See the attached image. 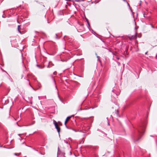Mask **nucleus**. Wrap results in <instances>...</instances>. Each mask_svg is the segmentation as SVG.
I'll return each mask as SVG.
<instances>
[{
	"mask_svg": "<svg viewBox=\"0 0 157 157\" xmlns=\"http://www.w3.org/2000/svg\"><path fill=\"white\" fill-rule=\"evenodd\" d=\"M36 2H38V1H36Z\"/></svg>",
	"mask_w": 157,
	"mask_h": 157,
	"instance_id": "09e8293b",
	"label": "nucleus"
},
{
	"mask_svg": "<svg viewBox=\"0 0 157 157\" xmlns=\"http://www.w3.org/2000/svg\"><path fill=\"white\" fill-rule=\"evenodd\" d=\"M5 104H7L9 102V101L8 99L4 100Z\"/></svg>",
	"mask_w": 157,
	"mask_h": 157,
	"instance_id": "9d476101",
	"label": "nucleus"
},
{
	"mask_svg": "<svg viewBox=\"0 0 157 157\" xmlns=\"http://www.w3.org/2000/svg\"><path fill=\"white\" fill-rule=\"evenodd\" d=\"M39 153H40V154L41 155H44V154H45V153H41V152H39Z\"/></svg>",
	"mask_w": 157,
	"mask_h": 157,
	"instance_id": "b1692460",
	"label": "nucleus"
},
{
	"mask_svg": "<svg viewBox=\"0 0 157 157\" xmlns=\"http://www.w3.org/2000/svg\"><path fill=\"white\" fill-rule=\"evenodd\" d=\"M117 114H118V111L117 110Z\"/></svg>",
	"mask_w": 157,
	"mask_h": 157,
	"instance_id": "7c9ffc66",
	"label": "nucleus"
},
{
	"mask_svg": "<svg viewBox=\"0 0 157 157\" xmlns=\"http://www.w3.org/2000/svg\"><path fill=\"white\" fill-rule=\"evenodd\" d=\"M72 130H73L75 132H77V131L76 130H75V129H73Z\"/></svg>",
	"mask_w": 157,
	"mask_h": 157,
	"instance_id": "2f4dec72",
	"label": "nucleus"
},
{
	"mask_svg": "<svg viewBox=\"0 0 157 157\" xmlns=\"http://www.w3.org/2000/svg\"><path fill=\"white\" fill-rule=\"evenodd\" d=\"M21 154V153H15L14 154V155H17V156H19V155Z\"/></svg>",
	"mask_w": 157,
	"mask_h": 157,
	"instance_id": "dca6fc26",
	"label": "nucleus"
},
{
	"mask_svg": "<svg viewBox=\"0 0 157 157\" xmlns=\"http://www.w3.org/2000/svg\"><path fill=\"white\" fill-rule=\"evenodd\" d=\"M50 65L51 67H52L54 66V64L51 61L49 62L48 63Z\"/></svg>",
	"mask_w": 157,
	"mask_h": 157,
	"instance_id": "1a4fd4ad",
	"label": "nucleus"
},
{
	"mask_svg": "<svg viewBox=\"0 0 157 157\" xmlns=\"http://www.w3.org/2000/svg\"><path fill=\"white\" fill-rule=\"evenodd\" d=\"M87 22V24H88V25L89 26H90V24H89V21H88V22Z\"/></svg>",
	"mask_w": 157,
	"mask_h": 157,
	"instance_id": "cd10ccee",
	"label": "nucleus"
},
{
	"mask_svg": "<svg viewBox=\"0 0 157 157\" xmlns=\"http://www.w3.org/2000/svg\"><path fill=\"white\" fill-rule=\"evenodd\" d=\"M56 71L54 72L53 73V74L54 75H56Z\"/></svg>",
	"mask_w": 157,
	"mask_h": 157,
	"instance_id": "5701e85b",
	"label": "nucleus"
},
{
	"mask_svg": "<svg viewBox=\"0 0 157 157\" xmlns=\"http://www.w3.org/2000/svg\"><path fill=\"white\" fill-rule=\"evenodd\" d=\"M118 93H117L116 92L114 91V90H112V92H113V94H112L111 96V101L112 102H114L115 104L117 105V99L116 98H117V96L118 94H120V91Z\"/></svg>",
	"mask_w": 157,
	"mask_h": 157,
	"instance_id": "f03ea898",
	"label": "nucleus"
},
{
	"mask_svg": "<svg viewBox=\"0 0 157 157\" xmlns=\"http://www.w3.org/2000/svg\"><path fill=\"white\" fill-rule=\"evenodd\" d=\"M151 25V27L152 28H153L154 29L155 28V27L154 26H153L152 25Z\"/></svg>",
	"mask_w": 157,
	"mask_h": 157,
	"instance_id": "a878e982",
	"label": "nucleus"
},
{
	"mask_svg": "<svg viewBox=\"0 0 157 157\" xmlns=\"http://www.w3.org/2000/svg\"><path fill=\"white\" fill-rule=\"evenodd\" d=\"M130 10H131V12H132V9H131V8H130Z\"/></svg>",
	"mask_w": 157,
	"mask_h": 157,
	"instance_id": "72a5a7b5",
	"label": "nucleus"
},
{
	"mask_svg": "<svg viewBox=\"0 0 157 157\" xmlns=\"http://www.w3.org/2000/svg\"><path fill=\"white\" fill-rule=\"evenodd\" d=\"M124 2H126V0H123Z\"/></svg>",
	"mask_w": 157,
	"mask_h": 157,
	"instance_id": "ea45409f",
	"label": "nucleus"
},
{
	"mask_svg": "<svg viewBox=\"0 0 157 157\" xmlns=\"http://www.w3.org/2000/svg\"><path fill=\"white\" fill-rule=\"evenodd\" d=\"M2 17L3 18H5V17L4 16V14H3V15H2Z\"/></svg>",
	"mask_w": 157,
	"mask_h": 157,
	"instance_id": "473e14b6",
	"label": "nucleus"
},
{
	"mask_svg": "<svg viewBox=\"0 0 157 157\" xmlns=\"http://www.w3.org/2000/svg\"><path fill=\"white\" fill-rule=\"evenodd\" d=\"M147 52H146L145 53V55H147Z\"/></svg>",
	"mask_w": 157,
	"mask_h": 157,
	"instance_id": "f704fd0d",
	"label": "nucleus"
},
{
	"mask_svg": "<svg viewBox=\"0 0 157 157\" xmlns=\"http://www.w3.org/2000/svg\"><path fill=\"white\" fill-rule=\"evenodd\" d=\"M128 6H129L130 7V5H129V4L128 3Z\"/></svg>",
	"mask_w": 157,
	"mask_h": 157,
	"instance_id": "c9c22d12",
	"label": "nucleus"
},
{
	"mask_svg": "<svg viewBox=\"0 0 157 157\" xmlns=\"http://www.w3.org/2000/svg\"><path fill=\"white\" fill-rule=\"evenodd\" d=\"M82 110V108H80V109H77V111H80V110Z\"/></svg>",
	"mask_w": 157,
	"mask_h": 157,
	"instance_id": "6ab92c4d",
	"label": "nucleus"
},
{
	"mask_svg": "<svg viewBox=\"0 0 157 157\" xmlns=\"http://www.w3.org/2000/svg\"><path fill=\"white\" fill-rule=\"evenodd\" d=\"M29 85H30L31 87H32V86H31V85H30V82H29Z\"/></svg>",
	"mask_w": 157,
	"mask_h": 157,
	"instance_id": "e433bc0d",
	"label": "nucleus"
},
{
	"mask_svg": "<svg viewBox=\"0 0 157 157\" xmlns=\"http://www.w3.org/2000/svg\"><path fill=\"white\" fill-rule=\"evenodd\" d=\"M0 108H1V109H2V108L1 107H0Z\"/></svg>",
	"mask_w": 157,
	"mask_h": 157,
	"instance_id": "c03bdc74",
	"label": "nucleus"
},
{
	"mask_svg": "<svg viewBox=\"0 0 157 157\" xmlns=\"http://www.w3.org/2000/svg\"><path fill=\"white\" fill-rule=\"evenodd\" d=\"M1 69L3 72H5V73L6 72V71L4 70L2 68H1Z\"/></svg>",
	"mask_w": 157,
	"mask_h": 157,
	"instance_id": "a211bd4d",
	"label": "nucleus"
},
{
	"mask_svg": "<svg viewBox=\"0 0 157 157\" xmlns=\"http://www.w3.org/2000/svg\"><path fill=\"white\" fill-rule=\"evenodd\" d=\"M144 17H145V16H144Z\"/></svg>",
	"mask_w": 157,
	"mask_h": 157,
	"instance_id": "49530a36",
	"label": "nucleus"
},
{
	"mask_svg": "<svg viewBox=\"0 0 157 157\" xmlns=\"http://www.w3.org/2000/svg\"><path fill=\"white\" fill-rule=\"evenodd\" d=\"M97 57L98 59V60L100 62H101V60L99 58L100 57L98 56H97Z\"/></svg>",
	"mask_w": 157,
	"mask_h": 157,
	"instance_id": "4468645a",
	"label": "nucleus"
},
{
	"mask_svg": "<svg viewBox=\"0 0 157 157\" xmlns=\"http://www.w3.org/2000/svg\"><path fill=\"white\" fill-rule=\"evenodd\" d=\"M4 13V11L3 12V13Z\"/></svg>",
	"mask_w": 157,
	"mask_h": 157,
	"instance_id": "a18cd8bd",
	"label": "nucleus"
},
{
	"mask_svg": "<svg viewBox=\"0 0 157 157\" xmlns=\"http://www.w3.org/2000/svg\"><path fill=\"white\" fill-rule=\"evenodd\" d=\"M156 28H157V26L156 27Z\"/></svg>",
	"mask_w": 157,
	"mask_h": 157,
	"instance_id": "8fccbe9b",
	"label": "nucleus"
},
{
	"mask_svg": "<svg viewBox=\"0 0 157 157\" xmlns=\"http://www.w3.org/2000/svg\"><path fill=\"white\" fill-rule=\"evenodd\" d=\"M6 76L7 77H10V75L8 74V73L6 72Z\"/></svg>",
	"mask_w": 157,
	"mask_h": 157,
	"instance_id": "f3484780",
	"label": "nucleus"
},
{
	"mask_svg": "<svg viewBox=\"0 0 157 157\" xmlns=\"http://www.w3.org/2000/svg\"><path fill=\"white\" fill-rule=\"evenodd\" d=\"M147 124L146 121L143 122L139 125L138 130L139 133L138 136L139 138L134 141V142L137 141L139 139L141 138L140 136L141 135L143 134L144 132L146 126Z\"/></svg>",
	"mask_w": 157,
	"mask_h": 157,
	"instance_id": "f257e3e1",
	"label": "nucleus"
},
{
	"mask_svg": "<svg viewBox=\"0 0 157 157\" xmlns=\"http://www.w3.org/2000/svg\"><path fill=\"white\" fill-rule=\"evenodd\" d=\"M87 22V24H88V25L89 26H90V24H89V21H88V22Z\"/></svg>",
	"mask_w": 157,
	"mask_h": 157,
	"instance_id": "bb28decb",
	"label": "nucleus"
},
{
	"mask_svg": "<svg viewBox=\"0 0 157 157\" xmlns=\"http://www.w3.org/2000/svg\"><path fill=\"white\" fill-rule=\"evenodd\" d=\"M94 150H98V146H95L93 147V148Z\"/></svg>",
	"mask_w": 157,
	"mask_h": 157,
	"instance_id": "f8f14e48",
	"label": "nucleus"
},
{
	"mask_svg": "<svg viewBox=\"0 0 157 157\" xmlns=\"http://www.w3.org/2000/svg\"><path fill=\"white\" fill-rule=\"evenodd\" d=\"M80 85V83L77 82H75V85L76 86H78Z\"/></svg>",
	"mask_w": 157,
	"mask_h": 157,
	"instance_id": "6e6552de",
	"label": "nucleus"
},
{
	"mask_svg": "<svg viewBox=\"0 0 157 157\" xmlns=\"http://www.w3.org/2000/svg\"><path fill=\"white\" fill-rule=\"evenodd\" d=\"M50 65L48 64V65L47 66V67L48 68H50Z\"/></svg>",
	"mask_w": 157,
	"mask_h": 157,
	"instance_id": "412c9836",
	"label": "nucleus"
},
{
	"mask_svg": "<svg viewBox=\"0 0 157 157\" xmlns=\"http://www.w3.org/2000/svg\"><path fill=\"white\" fill-rule=\"evenodd\" d=\"M82 1H84V0H82Z\"/></svg>",
	"mask_w": 157,
	"mask_h": 157,
	"instance_id": "3c124183",
	"label": "nucleus"
},
{
	"mask_svg": "<svg viewBox=\"0 0 157 157\" xmlns=\"http://www.w3.org/2000/svg\"><path fill=\"white\" fill-rule=\"evenodd\" d=\"M97 107H98V106L97 105H95L94 106V107H92V109H94V108H97Z\"/></svg>",
	"mask_w": 157,
	"mask_h": 157,
	"instance_id": "4be33fe9",
	"label": "nucleus"
},
{
	"mask_svg": "<svg viewBox=\"0 0 157 157\" xmlns=\"http://www.w3.org/2000/svg\"><path fill=\"white\" fill-rule=\"evenodd\" d=\"M56 39H58V36L57 35V34H56Z\"/></svg>",
	"mask_w": 157,
	"mask_h": 157,
	"instance_id": "393cba45",
	"label": "nucleus"
},
{
	"mask_svg": "<svg viewBox=\"0 0 157 157\" xmlns=\"http://www.w3.org/2000/svg\"><path fill=\"white\" fill-rule=\"evenodd\" d=\"M7 77V78H8V79H10V78H11V77H10H10Z\"/></svg>",
	"mask_w": 157,
	"mask_h": 157,
	"instance_id": "c85d7f7f",
	"label": "nucleus"
},
{
	"mask_svg": "<svg viewBox=\"0 0 157 157\" xmlns=\"http://www.w3.org/2000/svg\"><path fill=\"white\" fill-rule=\"evenodd\" d=\"M43 6L44 7H45L44 6V5H43Z\"/></svg>",
	"mask_w": 157,
	"mask_h": 157,
	"instance_id": "37998d69",
	"label": "nucleus"
},
{
	"mask_svg": "<svg viewBox=\"0 0 157 157\" xmlns=\"http://www.w3.org/2000/svg\"><path fill=\"white\" fill-rule=\"evenodd\" d=\"M156 58H157V54L156 55Z\"/></svg>",
	"mask_w": 157,
	"mask_h": 157,
	"instance_id": "58836bf2",
	"label": "nucleus"
},
{
	"mask_svg": "<svg viewBox=\"0 0 157 157\" xmlns=\"http://www.w3.org/2000/svg\"><path fill=\"white\" fill-rule=\"evenodd\" d=\"M86 19L87 22L89 21L88 19L87 18H86Z\"/></svg>",
	"mask_w": 157,
	"mask_h": 157,
	"instance_id": "c756f323",
	"label": "nucleus"
},
{
	"mask_svg": "<svg viewBox=\"0 0 157 157\" xmlns=\"http://www.w3.org/2000/svg\"><path fill=\"white\" fill-rule=\"evenodd\" d=\"M72 116L73 115H71V116H69L67 117L65 120V121L64 122V125H65L66 127L67 128H68L66 125L67 122L71 118V117H72Z\"/></svg>",
	"mask_w": 157,
	"mask_h": 157,
	"instance_id": "7ed1b4c3",
	"label": "nucleus"
},
{
	"mask_svg": "<svg viewBox=\"0 0 157 157\" xmlns=\"http://www.w3.org/2000/svg\"><path fill=\"white\" fill-rule=\"evenodd\" d=\"M51 78H52V80L53 81L54 83V85H55V87H56V89L57 90V87H56V83L55 80V79H54V78H53V77L52 76H51Z\"/></svg>",
	"mask_w": 157,
	"mask_h": 157,
	"instance_id": "423d86ee",
	"label": "nucleus"
},
{
	"mask_svg": "<svg viewBox=\"0 0 157 157\" xmlns=\"http://www.w3.org/2000/svg\"><path fill=\"white\" fill-rule=\"evenodd\" d=\"M36 66L37 67H38L40 69H43V68H44V66H41L39 65L38 64H36Z\"/></svg>",
	"mask_w": 157,
	"mask_h": 157,
	"instance_id": "0eeeda50",
	"label": "nucleus"
},
{
	"mask_svg": "<svg viewBox=\"0 0 157 157\" xmlns=\"http://www.w3.org/2000/svg\"><path fill=\"white\" fill-rule=\"evenodd\" d=\"M53 123L55 126L58 124L57 122L54 120H53Z\"/></svg>",
	"mask_w": 157,
	"mask_h": 157,
	"instance_id": "9b49d317",
	"label": "nucleus"
},
{
	"mask_svg": "<svg viewBox=\"0 0 157 157\" xmlns=\"http://www.w3.org/2000/svg\"><path fill=\"white\" fill-rule=\"evenodd\" d=\"M33 150H34V151H37V152H38V151L37 150H36V149L35 148H33Z\"/></svg>",
	"mask_w": 157,
	"mask_h": 157,
	"instance_id": "aec40b11",
	"label": "nucleus"
},
{
	"mask_svg": "<svg viewBox=\"0 0 157 157\" xmlns=\"http://www.w3.org/2000/svg\"><path fill=\"white\" fill-rule=\"evenodd\" d=\"M95 55H96L97 56H97V53H95Z\"/></svg>",
	"mask_w": 157,
	"mask_h": 157,
	"instance_id": "4c0bfd02",
	"label": "nucleus"
},
{
	"mask_svg": "<svg viewBox=\"0 0 157 157\" xmlns=\"http://www.w3.org/2000/svg\"><path fill=\"white\" fill-rule=\"evenodd\" d=\"M56 128L57 129V132L59 134V132L60 131V128L58 126V125L55 126Z\"/></svg>",
	"mask_w": 157,
	"mask_h": 157,
	"instance_id": "39448f33",
	"label": "nucleus"
},
{
	"mask_svg": "<svg viewBox=\"0 0 157 157\" xmlns=\"http://www.w3.org/2000/svg\"><path fill=\"white\" fill-rule=\"evenodd\" d=\"M20 25H18V27H17V30H18V32H19V33H21V31H20L19 30V27H20Z\"/></svg>",
	"mask_w": 157,
	"mask_h": 157,
	"instance_id": "ddd939ff",
	"label": "nucleus"
},
{
	"mask_svg": "<svg viewBox=\"0 0 157 157\" xmlns=\"http://www.w3.org/2000/svg\"><path fill=\"white\" fill-rule=\"evenodd\" d=\"M0 147H2V146H0Z\"/></svg>",
	"mask_w": 157,
	"mask_h": 157,
	"instance_id": "79ce46f5",
	"label": "nucleus"
},
{
	"mask_svg": "<svg viewBox=\"0 0 157 157\" xmlns=\"http://www.w3.org/2000/svg\"><path fill=\"white\" fill-rule=\"evenodd\" d=\"M58 151H59V148H58Z\"/></svg>",
	"mask_w": 157,
	"mask_h": 157,
	"instance_id": "de8ad7c7",
	"label": "nucleus"
},
{
	"mask_svg": "<svg viewBox=\"0 0 157 157\" xmlns=\"http://www.w3.org/2000/svg\"><path fill=\"white\" fill-rule=\"evenodd\" d=\"M128 38L130 40L136 39L137 38V34H136L135 36H129Z\"/></svg>",
	"mask_w": 157,
	"mask_h": 157,
	"instance_id": "20e7f679",
	"label": "nucleus"
},
{
	"mask_svg": "<svg viewBox=\"0 0 157 157\" xmlns=\"http://www.w3.org/2000/svg\"><path fill=\"white\" fill-rule=\"evenodd\" d=\"M34 123H35V121H34L33 122V124H34Z\"/></svg>",
	"mask_w": 157,
	"mask_h": 157,
	"instance_id": "a19ab883",
	"label": "nucleus"
},
{
	"mask_svg": "<svg viewBox=\"0 0 157 157\" xmlns=\"http://www.w3.org/2000/svg\"><path fill=\"white\" fill-rule=\"evenodd\" d=\"M138 149L141 152H144V151L141 148H140V147H138Z\"/></svg>",
	"mask_w": 157,
	"mask_h": 157,
	"instance_id": "2eb2a0df",
	"label": "nucleus"
}]
</instances>
